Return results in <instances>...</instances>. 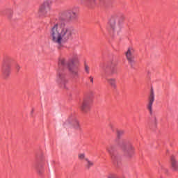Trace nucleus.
Instances as JSON below:
<instances>
[{"mask_svg":"<svg viewBox=\"0 0 178 178\" xmlns=\"http://www.w3.org/2000/svg\"><path fill=\"white\" fill-rule=\"evenodd\" d=\"M65 15L58 17L50 29V37L54 44H57L58 49L63 47V44L72 40V30L65 23Z\"/></svg>","mask_w":178,"mask_h":178,"instance_id":"1","label":"nucleus"},{"mask_svg":"<svg viewBox=\"0 0 178 178\" xmlns=\"http://www.w3.org/2000/svg\"><path fill=\"white\" fill-rule=\"evenodd\" d=\"M80 65V56L76 52L70 54L68 62H66L65 58H60L58 59L59 67H67L70 74L74 77L79 76V65Z\"/></svg>","mask_w":178,"mask_h":178,"instance_id":"2","label":"nucleus"},{"mask_svg":"<svg viewBox=\"0 0 178 178\" xmlns=\"http://www.w3.org/2000/svg\"><path fill=\"white\" fill-rule=\"evenodd\" d=\"M119 145L127 158H133L134 156L136 149L131 143L122 141L120 143Z\"/></svg>","mask_w":178,"mask_h":178,"instance_id":"3","label":"nucleus"},{"mask_svg":"<svg viewBox=\"0 0 178 178\" xmlns=\"http://www.w3.org/2000/svg\"><path fill=\"white\" fill-rule=\"evenodd\" d=\"M57 83L62 88L67 89V86H66L67 84V79H66V74H65L64 70H58Z\"/></svg>","mask_w":178,"mask_h":178,"instance_id":"4","label":"nucleus"},{"mask_svg":"<svg viewBox=\"0 0 178 178\" xmlns=\"http://www.w3.org/2000/svg\"><path fill=\"white\" fill-rule=\"evenodd\" d=\"M107 151L110 154L114 165H119L120 162L122 161V157L120 156V155L115 152V146H109L108 147H107Z\"/></svg>","mask_w":178,"mask_h":178,"instance_id":"5","label":"nucleus"},{"mask_svg":"<svg viewBox=\"0 0 178 178\" xmlns=\"http://www.w3.org/2000/svg\"><path fill=\"white\" fill-rule=\"evenodd\" d=\"M12 62H13V60L11 58H6V60L4 61L2 67V73L4 77H8V76L10 75Z\"/></svg>","mask_w":178,"mask_h":178,"instance_id":"6","label":"nucleus"},{"mask_svg":"<svg viewBox=\"0 0 178 178\" xmlns=\"http://www.w3.org/2000/svg\"><path fill=\"white\" fill-rule=\"evenodd\" d=\"M79 7H73L66 12L70 22H77L79 19Z\"/></svg>","mask_w":178,"mask_h":178,"instance_id":"7","label":"nucleus"},{"mask_svg":"<svg viewBox=\"0 0 178 178\" xmlns=\"http://www.w3.org/2000/svg\"><path fill=\"white\" fill-rule=\"evenodd\" d=\"M119 22V17L118 15H113L108 21V30L112 33L116 30L118 22Z\"/></svg>","mask_w":178,"mask_h":178,"instance_id":"8","label":"nucleus"},{"mask_svg":"<svg viewBox=\"0 0 178 178\" xmlns=\"http://www.w3.org/2000/svg\"><path fill=\"white\" fill-rule=\"evenodd\" d=\"M155 101V93L154 89L151 88L150 94L148 97V104L147 105V109L149 111V114L152 116V105Z\"/></svg>","mask_w":178,"mask_h":178,"instance_id":"9","label":"nucleus"},{"mask_svg":"<svg viewBox=\"0 0 178 178\" xmlns=\"http://www.w3.org/2000/svg\"><path fill=\"white\" fill-rule=\"evenodd\" d=\"M125 55L129 63H130V65H133V63H134V58L136 56V50L134 48L129 47Z\"/></svg>","mask_w":178,"mask_h":178,"instance_id":"10","label":"nucleus"},{"mask_svg":"<svg viewBox=\"0 0 178 178\" xmlns=\"http://www.w3.org/2000/svg\"><path fill=\"white\" fill-rule=\"evenodd\" d=\"M48 12H49V5L47 3H44L39 9V16L47 17Z\"/></svg>","mask_w":178,"mask_h":178,"instance_id":"11","label":"nucleus"},{"mask_svg":"<svg viewBox=\"0 0 178 178\" xmlns=\"http://www.w3.org/2000/svg\"><path fill=\"white\" fill-rule=\"evenodd\" d=\"M91 108L90 102L88 99H83V102H82V104L81 105V110L84 113H87V112L90 111V109Z\"/></svg>","mask_w":178,"mask_h":178,"instance_id":"12","label":"nucleus"},{"mask_svg":"<svg viewBox=\"0 0 178 178\" xmlns=\"http://www.w3.org/2000/svg\"><path fill=\"white\" fill-rule=\"evenodd\" d=\"M107 83L111 86V88H116V79L113 78L107 79Z\"/></svg>","mask_w":178,"mask_h":178,"instance_id":"13","label":"nucleus"},{"mask_svg":"<svg viewBox=\"0 0 178 178\" xmlns=\"http://www.w3.org/2000/svg\"><path fill=\"white\" fill-rule=\"evenodd\" d=\"M35 169L39 175H42L44 173V165H42V164H37L35 165Z\"/></svg>","mask_w":178,"mask_h":178,"instance_id":"14","label":"nucleus"},{"mask_svg":"<svg viewBox=\"0 0 178 178\" xmlns=\"http://www.w3.org/2000/svg\"><path fill=\"white\" fill-rule=\"evenodd\" d=\"M85 161L87 162V169H90V168L94 166V162H92V161H90L88 159H85Z\"/></svg>","mask_w":178,"mask_h":178,"instance_id":"15","label":"nucleus"},{"mask_svg":"<svg viewBox=\"0 0 178 178\" xmlns=\"http://www.w3.org/2000/svg\"><path fill=\"white\" fill-rule=\"evenodd\" d=\"M72 124H74V129H76V130H80V124H79V121L78 120H74L72 122Z\"/></svg>","mask_w":178,"mask_h":178,"instance_id":"16","label":"nucleus"},{"mask_svg":"<svg viewBox=\"0 0 178 178\" xmlns=\"http://www.w3.org/2000/svg\"><path fill=\"white\" fill-rule=\"evenodd\" d=\"M124 134V130H118L117 131V137L118 138H120Z\"/></svg>","mask_w":178,"mask_h":178,"instance_id":"17","label":"nucleus"},{"mask_svg":"<svg viewBox=\"0 0 178 178\" xmlns=\"http://www.w3.org/2000/svg\"><path fill=\"white\" fill-rule=\"evenodd\" d=\"M91 6H95L97 5V0H88Z\"/></svg>","mask_w":178,"mask_h":178,"instance_id":"18","label":"nucleus"},{"mask_svg":"<svg viewBox=\"0 0 178 178\" xmlns=\"http://www.w3.org/2000/svg\"><path fill=\"white\" fill-rule=\"evenodd\" d=\"M13 15V11L11 10H8L7 11V16L9 17V19H10Z\"/></svg>","mask_w":178,"mask_h":178,"instance_id":"19","label":"nucleus"},{"mask_svg":"<svg viewBox=\"0 0 178 178\" xmlns=\"http://www.w3.org/2000/svg\"><path fill=\"white\" fill-rule=\"evenodd\" d=\"M85 72L87 74H90V67L87 64H85Z\"/></svg>","mask_w":178,"mask_h":178,"instance_id":"20","label":"nucleus"},{"mask_svg":"<svg viewBox=\"0 0 178 178\" xmlns=\"http://www.w3.org/2000/svg\"><path fill=\"white\" fill-rule=\"evenodd\" d=\"M78 158L79 159H80L81 161H83V159H86V154H79L78 155Z\"/></svg>","mask_w":178,"mask_h":178,"instance_id":"21","label":"nucleus"},{"mask_svg":"<svg viewBox=\"0 0 178 178\" xmlns=\"http://www.w3.org/2000/svg\"><path fill=\"white\" fill-rule=\"evenodd\" d=\"M152 123H154V124H156V118L153 117V118L152 119Z\"/></svg>","mask_w":178,"mask_h":178,"instance_id":"22","label":"nucleus"},{"mask_svg":"<svg viewBox=\"0 0 178 178\" xmlns=\"http://www.w3.org/2000/svg\"><path fill=\"white\" fill-rule=\"evenodd\" d=\"M15 69L17 72H19V70H20V65H19L18 64H17L15 65Z\"/></svg>","mask_w":178,"mask_h":178,"instance_id":"23","label":"nucleus"},{"mask_svg":"<svg viewBox=\"0 0 178 178\" xmlns=\"http://www.w3.org/2000/svg\"><path fill=\"white\" fill-rule=\"evenodd\" d=\"M89 79L90 81V83H94V78L92 76H90Z\"/></svg>","mask_w":178,"mask_h":178,"instance_id":"24","label":"nucleus"},{"mask_svg":"<svg viewBox=\"0 0 178 178\" xmlns=\"http://www.w3.org/2000/svg\"><path fill=\"white\" fill-rule=\"evenodd\" d=\"M104 2H105V0H99V3L100 4L104 3Z\"/></svg>","mask_w":178,"mask_h":178,"instance_id":"25","label":"nucleus"}]
</instances>
